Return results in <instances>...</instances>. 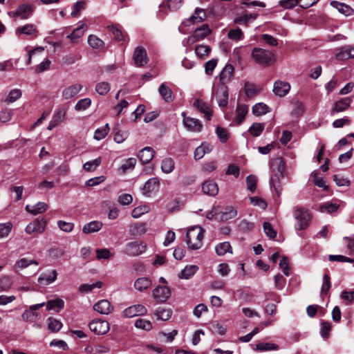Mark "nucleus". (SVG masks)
<instances>
[{"label": "nucleus", "instance_id": "obj_3", "mask_svg": "<svg viewBox=\"0 0 354 354\" xmlns=\"http://www.w3.org/2000/svg\"><path fill=\"white\" fill-rule=\"evenodd\" d=\"M294 216L297 220L295 229L297 230H302L306 229L310 221V216L307 211L301 207H295L294 208Z\"/></svg>", "mask_w": 354, "mask_h": 354}, {"label": "nucleus", "instance_id": "obj_28", "mask_svg": "<svg viewBox=\"0 0 354 354\" xmlns=\"http://www.w3.org/2000/svg\"><path fill=\"white\" fill-rule=\"evenodd\" d=\"M270 167L272 169V173H277L281 176H283V173L285 171V163L281 158H278L272 160L270 162Z\"/></svg>", "mask_w": 354, "mask_h": 354}, {"label": "nucleus", "instance_id": "obj_7", "mask_svg": "<svg viewBox=\"0 0 354 354\" xmlns=\"http://www.w3.org/2000/svg\"><path fill=\"white\" fill-rule=\"evenodd\" d=\"M46 222L44 219H35L30 223L26 227L25 232L28 234H40L44 232Z\"/></svg>", "mask_w": 354, "mask_h": 354}, {"label": "nucleus", "instance_id": "obj_50", "mask_svg": "<svg viewBox=\"0 0 354 354\" xmlns=\"http://www.w3.org/2000/svg\"><path fill=\"white\" fill-rule=\"evenodd\" d=\"M102 281H96L95 283H93L92 284H82L80 287H79V290L81 292H85V293H88L91 291H92L94 288H102Z\"/></svg>", "mask_w": 354, "mask_h": 354}, {"label": "nucleus", "instance_id": "obj_15", "mask_svg": "<svg viewBox=\"0 0 354 354\" xmlns=\"http://www.w3.org/2000/svg\"><path fill=\"white\" fill-rule=\"evenodd\" d=\"M33 6L30 4H21L20 5L15 12L12 13V16L15 17H19L21 19H28L33 12Z\"/></svg>", "mask_w": 354, "mask_h": 354}, {"label": "nucleus", "instance_id": "obj_1", "mask_svg": "<svg viewBox=\"0 0 354 354\" xmlns=\"http://www.w3.org/2000/svg\"><path fill=\"white\" fill-rule=\"evenodd\" d=\"M204 230L199 226L189 229L186 234V243L191 250H198L202 247Z\"/></svg>", "mask_w": 354, "mask_h": 354}, {"label": "nucleus", "instance_id": "obj_18", "mask_svg": "<svg viewBox=\"0 0 354 354\" xmlns=\"http://www.w3.org/2000/svg\"><path fill=\"white\" fill-rule=\"evenodd\" d=\"M93 308L102 315H109L113 310L111 303L106 299H102L97 302L94 305Z\"/></svg>", "mask_w": 354, "mask_h": 354}, {"label": "nucleus", "instance_id": "obj_45", "mask_svg": "<svg viewBox=\"0 0 354 354\" xmlns=\"http://www.w3.org/2000/svg\"><path fill=\"white\" fill-rule=\"evenodd\" d=\"M86 27L85 24H82L80 27L75 28L70 35L67 36L71 39V42H77V39L84 35V30L83 28Z\"/></svg>", "mask_w": 354, "mask_h": 354}, {"label": "nucleus", "instance_id": "obj_27", "mask_svg": "<svg viewBox=\"0 0 354 354\" xmlns=\"http://www.w3.org/2000/svg\"><path fill=\"white\" fill-rule=\"evenodd\" d=\"M48 205L44 202H39L34 205H27L26 206V210L32 215H37L46 211Z\"/></svg>", "mask_w": 354, "mask_h": 354}, {"label": "nucleus", "instance_id": "obj_23", "mask_svg": "<svg viewBox=\"0 0 354 354\" xmlns=\"http://www.w3.org/2000/svg\"><path fill=\"white\" fill-rule=\"evenodd\" d=\"M57 272L56 270L41 274L38 278V281L44 286L49 285L57 279Z\"/></svg>", "mask_w": 354, "mask_h": 354}, {"label": "nucleus", "instance_id": "obj_30", "mask_svg": "<svg viewBox=\"0 0 354 354\" xmlns=\"http://www.w3.org/2000/svg\"><path fill=\"white\" fill-rule=\"evenodd\" d=\"M212 148L211 145L207 142L202 143L199 147H196L194 151V157L196 160L201 159L206 153H209Z\"/></svg>", "mask_w": 354, "mask_h": 354}, {"label": "nucleus", "instance_id": "obj_2", "mask_svg": "<svg viewBox=\"0 0 354 354\" xmlns=\"http://www.w3.org/2000/svg\"><path fill=\"white\" fill-rule=\"evenodd\" d=\"M251 57L256 64L262 66H269L275 62V56L272 51L260 48H254Z\"/></svg>", "mask_w": 354, "mask_h": 354}, {"label": "nucleus", "instance_id": "obj_22", "mask_svg": "<svg viewBox=\"0 0 354 354\" xmlns=\"http://www.w3.org/2000/svg\"><path fill=\"white\" fill-rule=\"evenodd\" d=\"M335 57L339 60H345L354 57V48L350 46H345L339 49V52L335 54Z\"/></svg>", "mask_w": 354, "mask_h": 354}, {"label": "nucleus", "instance_id": "obj_35", "mask_svg": "<svg viewBox=\"0 0 354 354\" xmlns=\"http://www.w3.org/2000/svg\"><path fill=\"white\" fill-rule=\"evenodd\" d=\"M37 32V30L35 25L30 24H28L21 27H19L15 30V33L17 35H20L21 34L26 35H32Z\"/></svg>", "mask_w": 354, "mask_h": 354}, {"label": "nucleus", "instance_id": "obj_32", "mask_svg": "<svg viewBox=\"0 0 354 354\" xmlns=\"http://www.w3.org/2000/svg\"><path fill=\"white\" fill-rule=\"evenodd\" d=\"M248 112V106L245 104H238L236 109V115L235 122L237 124H240L244 120Z\"/></svg>", "mask_w": 354, "mask_h": 354}, {"label": "nucleus", "instance_id": "obj_10", "mask_svg": "<svg viewBox=\"0 0 354 354\" xmlns=\"http://www.w3.org/2000/svg\"><path fill=\"white\" fill-rule=\"evenodd\" d=\"M215 95L218 106L225 107L228 103L227 86L224 84H219L215 90Z\"/></svg>", "mask_w": 354, "mask_h": 354}, {"label": "nucleus", "instance_id": "obj_55", "mask_svg": "<svg viewBox=\"0 0 354 354\" xmlns=\"http://www.w3.org/2000/svg\"><path fill=\"white\" fill-rule=\"evenodd\" d=\"M108 29L112 32L115 40L122 41L124 39V35L120 28L117 25L108 26Z\"/></svg>", "mask_w": 354, "mask_h": 354}, {"label": "nucleus", "instance_id": "obj_34", "mask_svg": "<svg viewBox=\"0 0 354 354\" xmlns=\"http://www.w3.org/2000/svg\"><path fill=\"white\" fill-rule=\"evenodd\" d=\"M330 4L333 7L335 8L339 12L345 15L346 16H350L353 13V8L344 3L333 1L330 3Z\"/></svg>", "mask_w": 354, "mask_h": 354}, {"label": "nucleus", "instance_id": "obj_36", "mask_svg": "<svg viewBox=\"0 0 354 354\" xmlns=\"http://www.w3.org/2000/svg\"><path fill=\"white\" fill-rule=\"evenodd\" d=\"M257 18L256 14L252 13H243L240 15L236 17L234 19V24H244L245 26H248V22L250 19H255Z\"/></svg>", "mask_w": 354, "mask_h": 354}, {"label": "nucleus", "instance_id": "obj_33", "mask_svg": "<svg viewBox=\"0 0 354 354\" xmlns=\"http://www.w3.org/2000/svg\"><path fill=\"white\" fill-rule=\"evenodd\" d=\"M153 314L156 317L157 319L167 321L171 317L172 311L169 308L158 307L156 309Z\"/></svg>", "mask_w": 354, "mask_h": 354}, {"label": "nucleus", "instance_id": "obj_29", "mask_svg": "<svg viewBox=\"0 0 354 354\" xmlns=\"http://www.w3.org/2000/svg\"><path fill=\"white\" fill-rule=\"evenodd\" d=\"M103 226V223L99 221H93L84 225L82 232L84 234H91L100 231Z\"/></svg>", "mask_w": 354, "mask_h": 354}, {"label": "nucleus", "instance_id": "obj_17", "mask_svg": "<svg viewBox=\"0 0 354 354\" xmlns=\"http://www.w3.org/2000/svg\"><path fill=\"white\" fill-rule=\"evenodd\" d=\"M290 89L289 83L283 81H276L274 84L273 92L276 95L279 97H284L286 95Z\"/></svg>", "mask_w": 354, "mask_h": 354}, {"label": "nucleus", "instance_id": "obj_6", "mask_svg": "<svg viewBox=\"0 0 354 354\" xmlns=\"http://www.w3.org/2000/svg\"><path fill=\"white\" fill-rule=\"evenodd\" d=\"M211 33V30L209 25L205 24L197 28L194 34L189 37L187 40L188 42L194 44L199 40L205 39L207 35Z\"/></svg>", "mask_w": 354, "mask_h": 354}, {"label": "nucleus", "instance_id": "obj_11", "mask_svg": "<svg viewBox=\"0 0 354 354\" xmlns=\"http://www.w3.org/2000/svg\"><path fill=\"white\" fill-rule=\"evenodd\" d=\"M182 116L183 117V124L187 129V130L193 132L201 131L203 129V124L198 119L186 117L185 113H182Z\"/></svg>", "mask_w": 354, "mask_h": 354}, {"label": "nucleus", "instance_id": "obj_21", "mask_svg": "<svg viewBox=\"0 0 354 354\" xmlns=\"http://www.w3.org/2000/svg\"><path fill=\"white\" fill-rule=\"evenodd\" d=\"M202 190L205 194L214 196L218 192V185L214 180H207L203 183Z\"/></svg>", "mask_w": 354, "mask_h": 354}, {"label": "nucleus", "instance_id": "obj_62", "mask_svg": "<svg viewBox=\"0 0 354 354\" xmlns=\"http://www.w3.org/2000/svg\"><path fill=\"white\" fill-rule=\"evenodd\" d=\"M65 115H66V112L64 110L58 109L53 114V118L51 120L54 123H55V124L59 125L64 121Z\"/></svg>", "mask_w": 354, "mask_h": 354}, {"label": "nucleus", "instance_id": "obj_56", "mask_svg": "<svg viewBox=\"0 0 354 354\" xmlns=\"http://www.w3.org/2000/svg\"><path fill=\"white\" fill-rule=\"evenodd\" d=\"M13 284L12 278L9 276H3L0 279V290H8Z\"/></svg>", "mask_w": 354, "mask_h": 354}, {"label": "nucleus", "instance_id": "obj_40", "mask_svg": "<svg viewBox=\"0 0 354 354\" xmlns=\"http://www.w3.org/2000/svg\"><path fill=\"white\" fill-rule=\"evenodd\" d=\"M175 168V163L171 158H165L161 162V170L165 174L171 173Z\"/></svg>", "mask_w": 354, "mask_h": 354}, {"label": "nucleus", "instance_id": "obj_12", "mask_svg": "<svg viewBox=\"0 0 354 354\" xmlns=\"http://www.w3.org/2000/svg\"><path fill=\"white\" fill-rule=\"evenodd\" d=\"M352 98L350 97L341 98L336 101L330 110V115H334L337 113L346 111L351 106Z\"/></svg>", "mask_w": 354, "mask_h": 354}, {"label": "nucleus", "instance_id": "obj_24", "mask_svg": "<svg viewBox=\"0 0 354 354\" xmlns=\"http://www.w3.org/2000/svg\"><path fill=\"white\" fill-rule=\"evenodd\" d=\"M194 106L201 113L204 114V117L209 120L211 119L212 111L208 104L201 100H196L194 102Z\"/></svg>", "mask_w": 354, "mask_h": 354}, {"label": "nucleus", "instance_id": "obj_52", "mask_svg": "<svg viewBox=\"0 0 354 354\" xmlns=\"http://www.w3.org/2000/svg\"><path fill=\"white\" fill-rule=\"evenodd\" d=\"M91 104L90 98H84L80 100L75 106V109L77 111H84L87 109Z\"/></svg>", "mask_w": 354, "mask_h": 354}, {"label": "nucleus", "instance_id": "obj_20", "mask_svg": "<svg viewBox=\"0 0 354 354\" xmlns=\"http://www.w3.org/2000/svg\"><path fill=\"white\" fill-rule=\"evenodd\" d=\"M207 17V15L205 10L202 8H197L195 9L194 15H192L184 23L186 26L192 24H198L203 21Z\"/></svg>", "mask_w": 354, "mask_h": 354}, {"label": "nucleus", "instance_id": "obj_8", "mask_svg": "<svg viewBox=\"0 0 354 354\" xmlns=\"http://www.w3.org/2000/svg\"><path fill=\"white\" fill-rule=\"evenodd\" d=\"M146 250V245L142 242H131L126 245L124 252L129 256H138Z\"/></svg>", "mask_w": 354, "mask_h": 354}, {"label": "nucleus", "instance_id": "obj_26", "mask_svg": "<svg viewBox=\"0 0 354 354\" xmlns=\"http://www.w3.org/2000/svg\"><path fill=\"white\" fill-rule=\"evenodd\" d=\"M158 91L162 98L166 102H171L174 100V95L171 91V89L167 86L165 83H162L159 88Z\"/></svg>", "mask_w": 354, "mask_h": 354}, {"label": "nucleus", "instance_id": "obj_31", "mask_svg": "<svg viewBox=\"0 0 354 354\" xmlns=\"http://www.w3.org/2000/svg\"><path fill=\"white\" fill-rule=\"evenodd\" d=\"M152 282L148 277H140L137 279L134 282V288L142 292L151 287Z\"/></svg>", "mask_w": 354, "mask_h": 354}, {"label": "nucleus", "instance_id": "obj_5", "mask_svg": "<svg viewBox=\"0 0 354 354\" xmlns=\"http://www.w3.org/2000/svg\"><path fill=\"white\" fill-rule=\"evenodd\" d=\"M88 327L92 332L98 335L106 333L110 328L109 323L102 319L92 321Z\"/></svg>", "mask_w": 354, "mask_h": 354}, {"label": "nucleus", "instance_id": "obj_61", "mask_svg": "<svg viewBox=\"0 0 354 354\" xmlns=\"http://www.w3.org/2000/svg\"><path fill=\"white\" fill-rule=\"evenodd\" d=\"M227 37L229 39L232 40L239 41L243 39V34L241 30L239 28L235 29H231L229 30L227 33Z\"/></svg>", "mask_w": 354, "mask_h": 354}, {"label": "nucleus", "instance_id": "obj_16", "mask_svg": "<svg viewBox=\"0 0 354 354\" xmlns=\"http://www.w3.org/2000/svg\"><path fill=\"white\" fill-rule=\"evenodd\" d=\"M234 68L232 64H226L219 75L221 84L226 85L230 82L234 77Z\"/></svg>", "mask_w": 354, "mask_h": 354}, {"label": "nucleus", "instance_id": "obj_43", "mask_svg": "<svg viewBox=\"0 0 354 354\" xmlns=\"http://www.w3.org/2000/svg\"><path fill=\"white\" fill-rule=\"evenodd\" d=\"M38 264L39 263L36 260L21 258L16 262L15 267V268L24 269L32 265L37 266Z\"/></svg>", "mask_w": 354, "mask_h": 354}, {"label": "nucleus", "instance_id": "obj_46", "mask_svg": "<svg viewBox=\"0 0 354 354\" xmlns=\"http://www.w3.org/2000/svg\"><path fill=\"white\" fill-rule=\"evenodd\" d=\"M270 111L268 105L264 103H257L252 106V113L256 115H262Z\"/></svg>", "mask_w": 354, "mask_h": 354}, {"label": "nucleus", "instance_id": "obj_38", "mask_svg": "<svg viewBox=\"0 0 354 354\" xmlns=\"http://www.w3.org/2000/svg\"><path fill=\"white\" fill-rule=\"evenodd\" d=\"M221 221H227L234 218L237 215V211L233 207L225 208V211L219 212L218 214Z\"/></svg>", "mask_w": 354, "mask_h": 354}, {"label": "nucleus", "instance_id": "obj_63", "mask_svg": "<svg viewBox=\"0 0 354 354\" xmlns=\"http://www.w3.org/2000/svg\"><path fill=\"white\" fill-rule=\"evenodd\" d=\"M12 227L10 222L0 223V238H4L9 235Z\"/></svg>", "mask_w": 354, "mask_h": 354}, {"label": "nucleus", "instance_id": "obj_25", "mask_svg": "<svg viewBox=\"0 0 354 354\" xmlns=\"http://www.w3.org/2000/svg\"><path fill=\"white\" fill-rule=\"evenodd\" d=\"M154 153L155 151L151 147H146L140 151L138 158L142 163L147 164L153 159Z\"/></svg>", "mask_w": 354, "mask_h": 354}, {"label": "nucleus", "instance_id": "obj_4", "mask_svg": "<svg viewBox=\"0 0 354 354\" xmlns=\"http://www.w3.org/2000/svg\"><path fill=\"white\" fill-rule=\"evenodd\" d=\"M152 295L158 303L166 302L171 296V290L166 286H158L153 289Z\"/></svg>", "mask_w": 354, "mask_h": 354}, {"label": "nucleus", "instance_id": "obj_13", "mask_svg": "<svg viewBox=\"0 0 354 354\" xmlns=\"http://www.w3.org/2000/svg\"><path fill=\"white\" fill-rule=\"evenodd\" d=\"M147 313L146 307L142 304H136L129 306L124 310L123 316L124 317H133L136 316L144 315Z\"/></svg>", "mask_w": 354, "mask_h": 354}, {"label": "nucleus", "instance_id": "obj_44", "mask_svg": "<svg viewBox=\"0 0 354 354\" xmlns=\"http://www.w3.org/2000/svg\"><path fill=\"white\" fill-rule=\"evenodd\" d=\"M210 51L211 48L207 45L201 44L196 46L195 48V53L196 55L201 59H204L208 56Z\"/></svg>", "mask_w": 354, "mask_h": 354}, {"label": "nucleus", "instance_id": "obj_47", "mask_svg": "<svg viewBox=\"0 0 354 354\" xmlns=\"http://www.w3.org/2000/svg\"><path fill=\"white\" fill-rule=\"evenodd\" d=\"M88 43L93 48H101L104 46V41L97 36L91 35L88 37Z\"/></svg>", "mask_w": 354, "mask_h": 354}, {"label": "nucleus", "instance_id": "obj_53", "mask_svg": "<svg viewBox=\"0 0 354 354\" xmlns=\"http://www.w3.org/2000/svg\"><path fill=\"white\" fill-rule=\"evenodd\" d=\"M101 164V158L98 157L92 161H88L83 165L85 171H91L95 170Z\"/></svg>", "mask_w": 354, "mask_h": 354}, {"label": "nucleus", "instance_id": "obj_51", "mask_svg": "<svg viewBox=\"0 0 354 354\" xmlns=\"http://www.w3.org/2000/svg\"><path fill=\"white\" fill-rule=\"evenodd\" d=\"M21 96V90H19L18 88H15V89L11 90L9 92L7 97L5 99L4 101L8 103H12V102H15L17 100H18L19 98H20Z\"/></svg>", "mask_w": 354, "mask_h": 354}, {"label": "nucleus", "instance_id": "obj_54", "mask_svg": "<svg viewBox=\"0 0 354 354\" xmlns=\"http://www.w3.org/2000/svg\"><path fill=\"white\" fill-rule=\"evenodd\" d=\"M109 131V124H106L103 127L96 129L94 134V138L97 140H100L107 136Z\"/></svg>", "mask_w": 354, "mask_h": 354}, {"label": "nucleus", "instance_id": "obj_39", "mask_svg": "<svg viewBox=\"0 0 354 354\" xmlns=\"http://www.w3.org/2000/svg\"><path fill=\"white\" fill-rule=\"evenodd\" d=\"M196 266H187L178 274L180 279H188L191 278L198 270Z\"/></svg>", "mask_w": 354, "mask_h": 354}, {"label": "nucleus", "instance_id": "obj_9", "mask_svg": "<svg viewBox=\"0 0 354 354\" xmlns=\"http://www.w3.org/2000/svg\"><path fill=\"white\" fill-rule=\"evenodd\" d=\"M133 59L138 67H142L146 65L148 63L149 59L145 48L141 46L136 48L133 55Z\"/></svg>", "mask_w": 354, "mask_h": 354}, {"label": "nucleus", "instance_id": "obj_58", "mask_svg": "<svg viewBox=\"0 0 354 354\" xmlns=\"http://www.w3.org/2000/svg\"><path fill=\"white\" fill-rule=\"evenodd\" d=\"M257 178L254 175H250L246 178L247 189L253 193L257 189Z\"/></svg>", "mask_w": 354, "mask_h": 354}, {"label": "nucleus", "instance_id": "obj_42", "mask_svg": "<svg viewBox=\"0 0 354 354\" xmlns=\"http://www.w3.org/2000/svg\"><path fill=\"white\" fill-rule=\"evenodd\" d=\"M215 251L219 256H223L227 252L232 253V247L227 241L218 244L215 248Z\"/></svg>", "mask_w": 354, "mask_h": 354}, {"label": "nucleus", "instance_id": "obj_57", "mask_svg": "<svg viewBox=\"0 0 354 354\" xmlns=\"http://www.w3.org/2000/svg\"><path fill=\"white\" fill-rule=\"evenodd\" d=\"M135 326L142 330H150L152 328V324L149 320L138 319L135 322Z\"/></svg>", "mask_w": 354, "mask_h": 354}, {"label": "nucleus", "instance_id": "obj_60", "mask_svg": "<svg viewBox=\"0 0 354 354\" xmlns=\"http://www.w3.org/2000/svg\"><path fill=\"white\" fill-rule=\"evenodd\" d=\"M110 88V84L108 82H102L97 84L95 91L98 94L104 95L109 91Z\"/></svg>", "mask_w": 354, "mask_h": 354}, {"label": "nucleus", "instance_id": "obj_59", "mask_svg": "<svg viewBox=\"0 0 354 354\" xmlns=\"http://www.w3.org/2000/svg\"><path fill=\"white\" fill-rule=\"evenodd\" d=\"M257 348L259 351H277L279 346L274 343L266 342L257 344Z\"/></svg>", "mask_w": 354, "mask_h": 354}, {"label": "nucleus", "instance_id": "obj_49", "mask_svg": "<svg viewBox=\"0 0 354 354\" xmlns=\"http://www.w3.org/2000/svg\"><path fill=\"white\" fill-rule=\"evenodd\" d=\"M47 322H48V328L52 332H57L62 327V323L57 319H55L53 317H49L47 319Z\"/></svg>", "mask_w": 354, "mask_h": 354}, {"label": "nucleus", "instance_id": "obj_64", "mask_svg": "<svg viewBox=\"0 0 354 354\" xmlns=\"http://www.w3.org/2000/svg\"><path fill=\"white\" fill-rule=\"evenodd\" d=\"M250 201L254 206H257L261 209H266L268 206L267 203L263 198L258 196L250 197Z\"/></svg>", "mask_w": 354, "mask_h": 354}, {"label": "nucleus", "instance_id": "obj_48", "mask_svg": "<svg viewBox=\"0 0 354 354\" xmlns=\"http://www.w3.org/2000/svg\"><path fill=\"white\" fill-rule=\"evenodd\" d=\"M265 125L262 123H253L251 127L248 129V132L253 136L257 137L261 135V133L264 130Z\"/></svg>", "mask_w": 354, "mask_h": 354}, {"label": "nucleus", "instance_id": "obj_19", "mask_svg": "<svg viewBox=\"0 0 354 354\" xmlns=\"http://www.w3.org/2000/svg\"><path fill=\"white\" fill-rule=\"evenodd\" d=\"M160 182L157 178H151L149 179L143 187V194L149 196L150 194L156 192L158 190Z\"/></svg>", "mask_w": 354, "mask_h": 354}, {"label": "nucleus", "instance_id": "obj_41", "mask_svg": "<svg viewBox=\"0 0 354 354\" xmlns=\"http://www.w3.org/2000/svg\"><path fill=\"white\" fill-rule=\"evenodd\" d=\"M64 302L62 299H56L50 300L46 303L47 310H56L57 312L59 311L64 308Z\"/></svg>", "mask_w": 354, "mask_h": 354}, {"label": "nucleus", "instance_id": "obj_14", "mask_svg": "<svg viewBox=\"0 0 354 354\" xmlns=\"http://www.w3.org/2000/svg\"><path fill=\"white\" fill-rule=\"evenodd\" d=\"M82 88L80 84L68 86L62 91V97L64 100H68L74 97Z\"/></svg>", "mask_w": 354, "mask_h": 354}, {"label": "nucleus", "instance_id": "obj_37", "mask_svg": "<svg viewBox=\"0 0 354 354\" xmlns=\"http://www.w3.org/2000/svg\"><path fill=\"white\" fill-rule=\"evenodd\" d=\"M281 177V176L277 173H272L270 178V185L272 187H274L278 197L280 196L282 191L280 182Z\"/></svg>", "mask_w": 354, "mask_h": 354}]
</instances>
